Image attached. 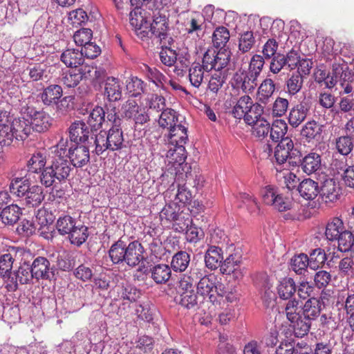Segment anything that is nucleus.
Returning <instances> with one entry per match:
<instances>
[{
  "label": "nucleus",
  "instance_id": "nucleus-1",
  "mask_svg": "<svg viewBox=\"0 0 354 354\" xmlns=\"http://www.w3.org/2000/svg\"><path fill=\"white\" fill-rule=\"evenodd\" d=\"M29 176L12 178L9 190L12 196L21 198L25 205L37 207L44 199V190L41 186L32 185Z\"/></svg>",
  "mask_w": 354,
  "mask_h": 354
},
{
  "label": "nucleus",
  "instance_id": "nucleus-2",
  "mask_svg": "<svg viewBox=\"0 0 354 354\" xmlns=\"http://www.w3.org/2000/svg\"><path fill=\"white\" fill-rule=\"evenodd\" d=\"M72 168L67 158L60 154L50 156L46 167L40 175L41 183L46 187H56L65 181L70 175Z\"/></svg>",
  "mask_w": 354,
  "mask_h": 354
},
{
  "label": "nucleus",
  "instance_id": "nucleus-3",
  "mask_svg": "<svg viewBox=\"0 0 354 354\" xmlns=\"http://www.w3.org/2000/svg\"><path fill=\"white\" fill-rule=\"evenodd\" d=\"M95 152L102 154L105 151L120 150L124 147V136L122 128L111 127L108 131H100L95 135Z\"/></svg>",
  "mask_w": 354,
  "mask_h": 354
},
{
  "label": "nucleus",
  "instance_id": "nucleus-4",
  "mask_svg": "<svg viewBox=\"0 0 354 354\" xmlns=\"http://www.w3.org/2000/svg\"><path fill=\"white\" fill-rule=\"evenodd\" d=\"M284 312L297 337H303L309 331V325L303 322L302 303L295 299H290L286 304Z\"/></svg>",
  "mask_w": 354,
  "mask_h": 354
},
{
  "label": "nucleus",
  "instance_id": "nucleus-5",
  "mask_svg": "<svg viewBox=\"0 0 354 354\" xmlns=\"http://www.w3.org/2000/svg\"><path fill=\"white\" fill-rule=\"evenodd\" d=\"M122 117L131 121L135 129L138 126H143L150 121V116L145 107L140 106L132 99L127 100L121 107Z\"/></svg>",
  "mask_w": 354,
  "mask_h": 354
},
{
  "label": "nucleus",
  "instance_id": "nucleus-6",
  "mask_svg": "<svg viewBox=\"0 0 354 354\" xmlns=\"http://www.w3.org/2000/svg\"><path fill=\"white\" fill-rule=\"evenodd\" d=\"M71 141L83 145L95 146V133L87 124L82 120L73 122L68 128Z\"/></svg>",
  "mask_w": 354,
  "mask_h": 354
},
{
  "label": "nucleus",
  "instance_id": "nucleus-7",
  "mask_svg": "<svg viewBox=\"0 0 354 354\" xmlns=\"http://www.w3.org/2000/svg\"><path fill=\"white\" fill-rule=\"evenodd\" d=\"M184 181L183 172H180L179 169L176 176L175 183L165 192V197L168 198L176 204L178 203L183 204L190 203L192 198V194L186 187L185 184H183Z\"/></svg>",
  "mask_w": 354,
  "mask_h": 354
},
{
  "label": "nucleus",
  "instance_id": "nucleus-8",
  "mask_svg": "<svg viewBox=\"0 0 354 354\" xmlns=\"http://www.w3.org/2000/svg\"><path fill=\"white\" fill-rule=\"evenodd\" d=\"M60 234H68L71 243L80 245L88 237V228L82 223H57Z\"/></svg>",
  "mask_w": 354,
  "mask_h": 354
},
{
  "label": "nucleus",
  "instance_id": "nucleus-9",
  "mask_svg": "<svg viewBox=\"0 0 354 354\" xmlns=\"http://www.w3.org/2000/svg\"><path fill=\"white\" fill-rule=\"evenodd\" d=\"M23 113L31 120L30 125L32 131L45 132L52 124V118L44 111L37 110L33 106H26L22 109Z\"/></svg>",
  "mask_w": 354,
  "mask_h": 354
},
{
  "label": "nucleus",
  "instance_id": "nucleus-10",
  "mask_svg": "<svg viewBox=\"0 0 354 354\" xmlns=\"http://www.w3.org/2000/svg\"><path fill=\"white\" fill-rule=\"evenodd\" d=\"M149 30H143L138 33L141 37H152L153 36L158 39H164L166 37V32L169 30V23L167 17L158 11L153 13V22L148 24Z\"/></svg>",
  "mask_w": 354,
  "mask_h": 354
},
{
  "label": "nucleus",
  "instance_id": "nucleus-11",
  "mask_svg": "<svg viewBox=\"0 0 354 354\" xmlns=\"http://www.w3.org/2000/svg\"><path fill=\"white\" fill-rule=\"evenodd\" d=\"M218 292L217 278L213 274L203 277L197 284V294L213 304L216 302L215 293Z\"/></svg>",
  "mask_w": 354,
  "mask_h": 354
},
{
  "label": "nucleus",
  "instance_id": "nucleus-12",
  "mask_svg": "<svg viewBox=\"0 0 354 354\" xmlns=\"http://www.w3.org/2000/svg\"><path fill=\"white\" fill-rule=\"evenodd\" d=\"M258 77L245 70H239L232 77V85L233 88L241 89L245 93L253 92L257 86Z\"/></svg>",
  "mask_w": 354,
  "mask_h": 354
},
{
  "label": "nucleus",
  "instance_id": "nucleus-13",
  "mask_svg": "<svg viewBox=\"0 0 354 354\" xmlns=\"http://www.w3.org/2000/svg\"><path fill=\"white\" fill-rule=\"evenodd\" d=\"M33 278L30 265L24 262L12 275L8 278L6 288L8 291L14 292L17 289L18 283L27 284Z\"/></svg>",
  "mask_w": 354,
  "mask_h": 354
},
{
  "label": "nucleus",
  "instance_id": "nucleus-14",
  "mask_svg": "<svg viewBox=\"0 0 354 354\" xmlns=\"http://www.w3.org/2000/svg\"><path fill=\"white\" fill-rule=\"evenodd\" d=\"M324 303L321 298L311 297L302 304L303 322L307 323L310 328L312 322L315 320L321 313Z\"/></svg>",
  "mask_w": 354,
  "mask_h": 354
},
{
  "label": "nucleus",
  "instance_id": "nucleus-15",
  "mask_svg": "<svg viewBox=\"0 0 354 354\" xmlns=\"http://www.w3.org/2000/svg\"><path fill=\"white\" fill-rule=\"evenodd\" d=\"M102 94L110 102L120 101L122 97V81L113 76L106 77Z\"/></svg>",
  "mask_w": 354,
  "mask_h": 354
},
{
  "label": "nucleus",
  "instance_id": "nucleus-16",
  "mask_svg": "<svg viewBox=\"0 0 354 354\" xmlns=\"http://www.w3.org/2000/svg\"><path fill=\"white\" fill-rule=\"evenodd\" d=\"M89 68L82 66L79 68L64 72L59 77V83L68 88H74L89 75Z\"/></svg>",
  "mask_w": 354,
  "mask_h": 354
},
{
  "label": "nucleus",
  "instance_id": "nucleus-17",
  "mask_svg": "<svg viewBox=\"0 0 354 354\" xmlns=\"http://www.w3.org/2000/svg\"><path fill=\"white\" fill-rule=\"evenodd\" d=\"M262 198L266 205L273 206L279 212H283L290 209L288 199L283 198L281 194H277L272 188L266 187L263 192Z\"/></svg>",
  "mask_w": 354,
  "mask_h": 354
},
{
  "label": "nucleus",
  "instance_id": "nucleus-18",
  "mask_svg": "<svg viewBox=\"0 0 354 354\" xmlns=\"http://www.w3.org/2000/svg\"><path fill=\"white\" fill-rule=\"evenodd\" d=\"M241 263V255L239 253H234L229 255V257L221 263L220 270L223 274H233L236 279H239L243 276V272L240 268Z\"/></svg>",
  "mask_w": 354,
  "mask_h": 354
},
{
  "label": "nucleus",
  "instance_id": "nucleus-19",
  "mask_svg": "<svg viewBox=\"0 0 354 354\" xmlns=\"http://www.w3.org/2000/svg\"><path fill=\"white\" fill-rule=\"evenodd\" d=\"M293 166H301L302 171L310 175L319 171L322 166L321 156L317 153H310L298 161H293Z\"/></svg>",
  "mask_w": 354,
  "mask_h": 354
},
{
  "label": "nucleus",
  "instance_id": "nucleus-20",
  "mask_svg": "<svg viewBox=\"0 0 354 354\" xmlns=\"http://www.w3.org/2000/svg\"><path fill=\"white\" fill-rule=\"evenodd\" d=\"M30 267L33 277L37 280L50 279L54 275L50 261L45 257H37Z\"/></svg>",
  "mask_w": 354,
  "mask_h": 354
},
{
  "label": "nucleus",
  "instance_id": "nucleus-21",
  "mask_svg": "<svg viewBox=\"0 0 354 354\" xmlns=\"http://www.w3.org/2000/svg\"><path fill=\"white\" fill-rule=\"evenodd\" d=\"M91 146L80 145L68 149V157L70 163L75 167L81 168L87 165L90 161L89 148Z\"/></svg>",
  "mask_w": 354,
  "mask_h": 354
},
{
  "label": "nucleus",
  "instance_id": "nucleus-22",
  "mask_svg": "<svg viewBox=\"0 0 354 354\" xmlns=\"http://www.w3.org/2000/svg\"><path fill=\"white\" fill-rule=\"evenodd\" d=\"M320 197L325 203L337 201L339 197V188L333 179L329 178L322 183L320 191Z\"/></svg>",
  "mask_w": 354,
  "mask_h": 354
},
{
  "label": "nucleus",
  "instance_id": "nucleus-23",
  "mask_svg": "<svg viewBox=\"0 0 354 354\" xmlns=\"http://www.w3.org/2000/svg\"><path fill=\"white\" fill-rule=\"evenodd\" d=\"M330 80H327L326 87L333 88L338 80L348 82L351 77V73L348 71L346 64L333 63L332 65Z\"/></svg>",
  "mask_w": 354,
  "mask_h": 354
},
{
  "label": "nucleus",
  "instance_id": "nucleus-24",
  "mask_svg": "<svg viewBox=\"0 0 354 354\" xmlns=\"http://www.w3.org/2000/svg\"><path fill=\"white\" fill-rule=\"evenodd\" d=\"M143 247L138 241H133L126 247L124 262L129 266H137L143 259Z\"/></svg>",
  "mask_w": 354,
  "mask_h": 354
},
{
  "label": "nucleus",
  "instance_id": "nucleus-25",
  "mask_svg": "<svg viewBox=\"0 0 354 354\" xmlns=\"http://www.w3.org/2000/svg\"><path fill=\"white\" fill-rule=\"evenodd\" d=\"M60 59L67 67L77 68L83 66L84 53L79 49L68 48L62 53Z\"/></svg>",
  "mask_w": 354,
  "mask_h": 354
},
{
  "label": "nucleus",
  "instance_id": "nucleus-26",
  "mask_svg": "<svg viewBox=\"0 0 354 354\" xmlns=\"http://www.w3.org/2000/svg\"><path fill=\"white\" fill-rule=\"evenodd\" d=\"M309 106L306 102H301L293 106L289 112L288 122L292 127H297L306 118Z\"/></svg>",
  "mask_w": 354,
  "mask_h": 354
},
{
  "label": "nucleus",
  "instance_id": "nucleus-27",
  "mask_svg": "<svg viewBox=\"0 0 354 354\" xmlns=\"http://www.w3.org/2000/svg\"><path fill=\"white\" fill-rule=\"evenodd\" d=\"M63 89L60 85L50 84L44 88L40 94V98L46 106H54L56 102L61 98Z\"/></svg>",
  "mask_w": 354,
  "mask_h": 354
},
{
  "label": "nucleus",
  "instance_id": "nucleus-28",
  "mask_svg": "<svg viewBox=\"0 0 354 354\" xmlns=\"http://www.w3.org/2000/svg\"><path fill=\"white\" fill-rule=\"evenodd\" d=\"M169 149L167 150L166 156L169 158L174 164H177L178 167H176V174L178 173V170L183 172L182 168L184 165H189L185 162L187 158V153L185 148L183 145L179 146H168Z\"/></svg>",
  "mask_w": 354,
  "mask_h": 354
},
{
  "label": "nucleus",
  "instance_id": "nucleus-29",
  "mask_svg": "<svg viewBox=\"0 0 354 354\" xmlns=\"http://www.w3.org/2000/svg\"><path fill=\"white\" fill-rule=\"evenodd\" d=\"M187 128L179 124L169 130L167 136L168 146L184 145L187 140Z\"/></svg>",
  "mask_w": 354,
  "mask_h": 354
},
{
  "label": "nucleus",
  "instance_id": "nucleus-30",
  "mask_svg": "<svg viewBox=\"0 0 354 354\" xmlns=\"http://www.w3.org/2000/svg\"><path fill=\"white\" fill-rule=\"evenodd\" d=\"M276 86L271 78L265 79L258 88L257 100L261 104H267L274 94Z\"/></svg>",
  "mask_w": 354,
  "mask_h": 354
},
{
  "label": "nucleus",
  "instance_id": "nucleus-31",
  "mask_svg": "<svg viewBox=\"0 0 354 354\" xmlns=\"http://www.w3.org/2000/svg\"><path fill=\"white\" fill-rule=\"evenodd\" d=\"M296 192L306 200H313L319 193L318 183L310 178L304 179L299 183Z\"/></svg>",
  "mask_w": 354,
  "mask_h": 354
},
{
  "label": "nucleus",
  "instance_id": "nucleus-32",
  "mask_svg": "<svg viewBox=\"0 0 354 354\" xmlns=\"http://www.w3.org/2000/svg\"><path fill=\"white\" fill-rule=\"evenodd\" d=\"M223 259L222 250L219 247L211 245L205 252V265L211 270H215L217 268L221 267Z\"/></svg>",
  "mask_w": 354,
  "mask_h": 354
},
{
  "label": "nucleus",
  "instance_id": "nucleus-33",
  "mask_svg": "<svg viewBox=\"0 0 354 354\" xmlns=\"http://www.w3.org/2000/svg\"><path fill=\"white\" fill-rule=\"evenodd\" d=\"M11 127L16 140H26L32 131L30 122L24 118L15 120Z\"/></svg>",
  "mask_w": 354,
  "mask_h": 354
},
{
  "label": "nucleus",
  "instance_id": "nucleus-34",
  "mask_svg": "<svg viewBox=\"0 0 354 354\" xmlns=\"http://www.w3.org/2000/svg\"><path fill=\"white\" fill-rule=\"evenodd\" d=\"M151 277L156 283H165L171 277V271L166 264L155 265L150 269Z\"/></svg>",
  "mask_w": 354,
  "mask_h": 354
},
{
  "label": "nucleus",
  "instance_id": "nucleus-35",
  "mask_svg": "<svg viewBox=\"0 0 354 354\" xmlns=\"http://www.w3.org/2000/svg\"><path fill=\"white\" fill-rule=\"evenodd\" d=\"M232 53L228 48H219V50L215 53V71H221L226 68L227 71L232 69L231 67Z\"/></svg>",
  "mask_w": 354,
  "mask_h": 354
},
{
  "label": "nucleus",
  "instance_id": "nucleus-36",
  "mask_svg": "<svg viewBox=\"0 0 354 354\" xmlns=\"http://www.w3.org/2000/svg\"><path fill=\"white\" fill-rule=\"evenodd\" d=\"M158 124L160 127L170 130L180 124L178 115L174 109H166L161 113L158 120Z\"/></svg>",
  "mask_w": 354,
  "mask_h": 354
},
{
  "label": "nucleus",
  "instance_id": "nucleus-37",
  "mask_svg": "<svg viewBox=\"0 0 354 354\" xmlns=\"http://www.w3.org/2000/svg\"><path fill=\"white\" fill-rule=\"evenodd\" d=\"M277 292L279 297L284 300L292 299V295L296 292V285L292 278H285L280 281Z\"/></svg>",
  "mask_w": 354,
  "mask_h": 354
},
{
  "label": "nucleus",
  "instance_id": "nucleus-38",
  "mask_svg": "<svg viewBox=\"0 0 354 354\" xmlns=\"http://www.w3.org/2000/svg\"><path fill=\"white\" fill-rule=\"evenodd\" d=\"M106 112L101 106L95 107L89 113L87 120V124L95 131L102 126V123L105 120Z\"/></svg>",
  "mask_w": 354,
  "mask_h": 354
},
{
  "label": "nucleus",
  "instance_id": "nucleus-39",
  "mask_svg": "<svg viewBox=\"0 0 354 354\" xmlns=\"http://www.w3.org/2000/svg\"><path fill=\"white\" fill-rule=\"evenodd\" d=\"M230 37L228 29L225 26H218L216 28L212 35L213 46L216 48H226Z\"/></svg>",
  "mask_w": 354,
  "mask_h": 354
},
{
  "label": "nucleus",
  "instance_id": "nucleus-40",
  "mask_svg": "<svg viewBox=\"0 0 354 354\" xmlns=\"http://www.w3.org/2000/svg\"><path fill=\"white\" fill-rule=\"evenodd\" d=\"M327 260V255L322 248H316L308 257V267L316 270L322 267Z\"/></svg>",
  "mask_w": 354,
  "mask_h": 354
},
{
  "label": "nucleus",
  "instance_id": "nucleus-41",
  "mask_svg": "<svg viewBox=\"0 0 354 354\" xmlns=\"http://www.w3.org/2000/svg\"><path fill=\"white\" fill-rule=\"evenodd\" d=\"M177 302L183 308L190 310L196 309L198 305L197 292L195 291L182 292L179 294Z\"/></svg>",
  "mask_w": 354,
  "mask_h": 354
},
{
  "label": "nucleus",
  "instance_id": "nucleus-42",
  "mask_svg": "<svg viewBox=\"0 0 354 354\" xmlns=\"http://www.w3.org/2000/svg\"><path fill=\"white\" fill-rule=\"evenodd\" d=\"M252 98L248 95H243L239 98L234 106L232 113L235 118L241 119L245 113L250 111Z\"/></svg>",
  "mask_w": 354,
  "mask_h": 354
},
{
  "label": "nucleus",
  "instance_id": "nucleus-43",
  "mask_svg": "<svg viewBox=\"0 0 354 354\" xmlns=\"http://www.w3.org/2000/svg\"><path fill=\"white\" fill-rule=\"evenodd\" d=\"M182 171L183 172V180L186 183L196 187L203 186V177L196 170L192 171L189 165H184Z\"/></svg>",
  "mask_w": 354,
  "mask_h": 354
},
{
  "label": "nucleus",
  "instance_id": "nucleus-44",
  "mask_svg": "<svg viewBox=\"0 0 354 354\" xmlns=\"http://www.w3.org/2000/svg\"><path fill=\"white\" fill-rule=\"evenodd\" d=\"M240 198L241 200L242 207L245 208L252 216L254 217L260 214L259 205L254 196L247 193H241L240 194Z\"/></svg>",
  "mask_w": 354,
  "mask_h": 354
},
{
  "label": "nucleus",
  "instance_id": "nucleus-45",
  "mask_svg": "<svg viewBox=\"0 0 354 354\" xmlns=\"http://www.w3.org/2000/svg\"><path fill=\"white\" fill-rule=\"evenodd\" d=\"M335 147L342 156L349 155L354 148V140L351 136H342L336 139Z\"/></svg>",
  "mask_w": 354,
  "mask_h": 354
},
{
  "label": "nucleus",
  "instance_id": "nucleus-46",
  "mask_svg": "<svg viewBox=\"0 0 354 354\" xmlns=\"http://www.w3.org/2000/svg\"><path fill=\"white\" fill-rule=\"evenodd\" d=\"M189 261V254L187 252L180 251L173 257L171 266L174 271L183 272L188 267Z\"/></svg>",
  "mask_w": 354,
  "mask_h": 354
},
{
  "label": "nucleus",
  "instance_id": "nucleus-47",
  "mask_svg": "<svg viewBox=\"0 0 354 354\" xmlns=\"http://www.w3.org/2000/svg\"><path fill=\"white\" fill-rule=\"evenodd\" d=\"M145 88V82L137 77H131L126 82V89L131 97H140Z\"/></svg>",
  "mask_w": 354,
  "mask_h": 354
},
{
  "label": "nucleus",
  "instance_id": "nucleus-48",
  "mask_svg": "<svg viewBox=\"0 0 354 354\" xmlns=\"http://www.w3.org/2000/svg\"><path fill=\"white\" fill-rule=\"evenodd\" d=\"M288 125L283 120H275L270 127V137L272 141L277 142L285 137Z\"/></svg>",
  "mask_w": 354,
  "mask_h": 354
},
{
  "label": "nucleus",
  "instance_id": "nucleus-49",
  "mask_svg": "<svg viewBox=\"0 0 354 354\" xmlns=\"http://www.w3.org/2000/svg\"><path fill=\"white\" fill-rule=\"evenodd\" d=\"M127 245L122 241H118L111 247L109 254L113 263L124 261Z\"/></svg>",
  "mask_w": 354,
  "mask_h": 354
},
{
  "label": "nucleus",
  "instance_id": "nucleus-50",
  "mask_svg": "<svg viewBox=\"0 0 354 354\" xmlns=\"http://www.w3.org/2000/svg\"><path fill=\"white\" fill-rule=\"evenodd\" d=\"M303 84L304 77H302V75L299 73H292L286 82L287 93L290 95H296L301 91Z\"/></svg>",
  "mask_w": 354,
  "mask_h": 354
},
{
  "label": "nucleus",
  "instance_id": "nucleus-51",
  "mask_svg": "<svg viewBox=\"0 0 354 354\" xmlns=\"http://www.w3.org/2000/svg\"><path fill=\"white\" fill-rule=\"evenodd\" d=\"M84 67H86L89 68V75H86L87 79H92L93 86L96 88L98 84L100 87L102 86V84L104 85L106 77V73L103 70L97 69L95 67H93L88 65H84Z\"/></svg>",
  "mask_w": 354,
  "mask_h": 354
},
{
  "label": "nucleus",
  "instance_id": "nucleus-52",
  "mask_svg": "<svg viewBox=\"0 0 354 354\" xmlns=\"http://www.w3.org/2000/svg\"><path fill=\"white\" fill-rule=\"evenodd\" d=\"M291 267L298 274H303L308 267V255L301 253L291 259Z\"/></svg>",
  "mask_w": 354,
  "mask_h": 354
},
{
  "label": "nucleus",
  "instance_id": "nucleus-53",
  "mask_svg": "<svg viewBox=\"0 0 354 354\" xmlns=\"http://www.w3.org/2000/svg\"><path fill=\"white\" fill-rule=\"evenodd\" d=\"M255 39L252 31H245L239 35V49L243 53L248 52L254 46Z\"/></svg>",
  "mask_w": 354,
  "mask_h": 354
},
{
  "label": "nucleus",
  "instance_id": "nucleus-54",
  "mask_svg": "<svg viewBox=\"0 0 354 354\" xmlns=\"http://www.w3.org/2000/svg\"><path fill=\"white\" fill-rule=\"evenodd\" d=\"M129 21L131 25L140 32L148 29V22L141 15L140 8L134 9L129 14Z\"/></svg>",
  "mask_w": 354,
  "mask_h": 354
},
{
  "label": "nucleus",
  "instance_id": "nucleus-55",
  "mask_svg": "<svg viewBox=\"0 0 354 354\" xmlns=\"http://www.w3.org/2000/svg\"><path fill=\"white\" fill-rule=\"evenodd\" d=\"M13 263L14 258L10 253L0 256V277L6 278L11 276Z\"/></svg>",
  "mask_w": 354,
  "mask_h": 354
},
{
  "label": "nucleus",
  "instance_id": "nucleus-56",
  "mask_svg": "<svg viewBox=\"0 0 354 354\" xmlns=\"http://www.w3.org/2000/svg\"><path fill=\"white\" fill-rule=\"evenodd\" d=\"M160 59L163 64L171 66L177 62L178 55L176 50L165 46V47H162L160 52Z\"/></svg>",
  "mask_w": 354,
  "mask_h": 354
},
{
  "label": "nucleus",
  "instance_id": "nucleus-57",
  "mask_svg": "<svg viewBox=\"0 0 354 354\" xmlns=\"http://www.w3.org/2000/svg\"><path fill=\"white\" fill-rule=\"evenodd\" d=\"M185 237L189 243H197L204 237V232L201 227L196 226L194 223H190L187 226Z\"/></svg>",
  "mask_w": 354,
  "mask_h": 354
},
{
  "label": "nucleus",
  "instance_id": "nucleus-58",
  "mask_svg": "<svg viewBox=\"0 0 354 354\" xmlns=\"http://www.w3.org/2000/svg\"><path fill=\"white\" fill-rule=\"evenodd\" d=\"M289 107V101L283 97H277L272 104V114L274 117L283 116Z\"/></svg>",
  "mask_w": 354,
  "mask_h": 354
},
{
  "label": "nucleus",
  "instance_id": "nucleus-59",
  "mask_svg": "<svg viewBox=\"0 0 354 354\" xmlns=\"http://www.w3.org/2000/svg\"><path fill=\"white\" fill-rule=\"evenodd\" d=\"M338 250L341 252L349 251L354 242V237L353 232L344 230L342 234L338 237Z\"/></svg>",
  "mask_w": 354,
  "mask_h": 354
},
{
  "label": "nucleus",
  "instance_id": "nucleus-60",
  "mask_svg": "<svg viewBox=\"0 0 354 354\" xmlns=\"http://www.w3.org/2000/svg\"><path fill=\"white\" fill-rule=\"evenodd\" d=\"M21 214V208L17 205H11L3 209L0 216L2 220L5 219L7 221H18Z\"/></svg>",
  "mask_w": 354,
  "mask_h": 354
},
{
  "label": "nucleus",
  "instance_id": "nucleus-61",
  "mask_svg": "<svg viewBox=\"0 0 354 354\" xmlns=\"http://www.w3.org/2000/svg\"><path fill=\"white\" fill-rule=\"evenodd\" d=\"M0 127H1L0 129V145L10 146L15 138L11 125L2 123L0 124Z\"/></svg>",
  "mask_w": 354,
  "mask_h": 354
},
{
  "label": "nucleus",
  "instance_id": "nucleus-62",
  "mask_svg": "<svg viewBox=\"0 0 354 354\" xmlns=\"http://www.w3.org/2000/svg\"><path fill=\"white\" fill-rule=\"evenodd\" d=\"M189 26L187 28V33L192 34L196 32L199 36L200 32H203V29L205 28V19L203 15H197L196 17H192L189 23Z\"/></svg>",
  "mask_w": 354,
  "mask_h": 354
},
{
  "label": "nucleus",
  "instance_id": "nucleus-63",
  "mask_svg": "<svg viewBox=\"0 0 354 354\" xmlns=\"http://www.w3.org/2000/svg\"><path fill=\"white\" fill-rule=\"evenodd\" d=\"M322 131L319 125L315 121L306 123L301 131V135L306 137L309 141L314 139Z\"/></svg>",
  "mask_w": 354,
  "mask_h": 354
},
{
  "label": "nucleus",
  "instance_id": "nucleus-64",
  "mask_svg": "<svg viewBox=\"0 0 354 354\" xmlns=\"http://www.w3.org/2000/svg\"><path fill=\"white\" fill-rule=\"evenodd\" d=\"M46 163V158L43 154L41 153L34 154L28 161V171L32 173L40 171L42 169H44Z\"/></svg>",
  "mask_w": 354,
  "mask_h": 354
}]
</instances>
